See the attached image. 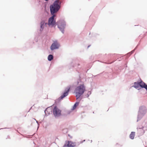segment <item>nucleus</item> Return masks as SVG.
<instances>
[{
	"instance_id": "f257e3e1",
	"label": "nucleus",
	"mask_w": 147,
	"mask_h": 147,
	"mask_svg": "<svg viewBox=\"0 0 147 147\" xmlns=\"http://www.w3.org/2000/svg\"><path fill=\"white\" fill-rule=\"evenodd\" d=\"M61 2L59 0L55 1L50 6L51 12L52 15L57 13L60 8Z\"/></svg>"
},
{
	"instance_id": "f03ea898",
	"label": "nucleus",
	"mask_w": 147,
	"mask_h": 147,
	"mask_svg": "<svg viewBox=\"0 0 147 147\" xmlns=\"http://www.w3.org/2000/svg\"><path fill=\"white\" fill-rule=\"evenodd\" d=\"M85 90V87L84 84L80 85L76 88L75 92L76 94L77 99L79 98L83 94Z\"/></svg>"
},
{
	"instance_id": "7ed1b4c3",
	"label": "nucleus",
	"mask_w": 147,
	"mask_h": 147,
	"mask_svg": "<svg viewBox=\"0 0 147 147\" xmlns=\"http://www.w3.org/2000/svg\"><path fill=\"white\" fill-rule=\"evenodd\" d=\"M53 114L55 117H59L61 115V111L55 106L53 109Z\"/></svg>"
},
{
	"instance_id": "20e7f679",
	"label": "nucleus",
	"mask_w": 147,
	"mask_h": 147,
	"mask_svg": "<svg viewBox=\"0 0 147 147\" xmlns=\"http://www.w3.org/2000/svg\"><path fill=\"white\" fill-rule=\"evenodd\" d=\"M65 25V24L64 22L59 21L58 22V27L63 33V30Z\"/></svg>"
},
{
	"instance_id": "39448f33",
	"label": "nucleus",
	"mask_w": 147,
	"mask_h": 147,
	"mask_svg": "<svg viewBox=\"0 0 147 147\" xmlns=\"http://www.w3.org/2000/svg\"><path fill=\"white\" fill-rule=\"evenodd\" d=\"M76 146V143L71 141H67L66 142L63 147H74Z\"/></svg>"
},
{
	"instance_id": "423d86ee",
	"label": "nucleus",
	"mask_w": 147,
	"mask_h": 147,
	"mask_svg": "<svg viewBox=\"0 0 147 147\" xmlns=\"http://www.w3.org/2000/svg\"><path fill=\"white\" fill-rule=\"evenodd\" d=\"M59 44L57 41H55L51 47V50H53L55 49H58L59 47Z\"/></svg>"
},
{
	"instance_id": "0eeeda50",
	"label": "nucleus",
	"mask_w": 147,
	"mask_h": 147,
	"mask_svg": "<svg viewBox=\"0 0 147 147\" xmlns=\"http://www.w3.org/2000/svg\"><path fill=\"white\" fill-rule=\"evenodd\" d=\"M71 87L70 86H69L66 88L65 91L64 92L63 94L61 96V99H62L68 95L69 91L70 90Z\"/></svg>"
},
{
	"instance_id": "6e6552de",
	"label": "nucleus",
	"mask_w": 147,
	"mask_h": 147,
	"mask_svg": "<svg viewBox=\"0 0 147 147\" xmlns=\"http://www.w3.org/2000/svg\"><path fill=\"white\" fill-rule=\"evenodd\" d=\"M53 16L50 18L49 20L48 24L49 25L53 26L55 24V21H54V17L55 16V15H52Z\"/></svg>"
},
{
	"instance_id": "1a4fd4ad",
	"label": "nucleus",
	"mask_w": 147,
	"mask_h": 147,
	"mask_svg": "<svg viewBox=\"0 0 147 147\" xmlns=\"http://www.w3.org/2000/svg\"><path fill=\"white\" fill-rule=\"evenodd\" d=\"M138 83L139 86H140L142 88H145L147 90V85H146L144 82L141 81Z\"/></svg>"
},
{
	"instance_id": "9d476101",
	"label": "nucleus",
	"mask_w": 147,
	"mask_h": 147,
	"mask_svg": "<svg viewBox=\"0 0 147 147\" xmlns=\"http://www.w3.org/2000/svg\"><path fill=\"white\" fill-rule=\"evenodd\" d=\"M135 135V132H132L129 135L130 138L131 139H133Z\"/></svg>"
},
{
	"instance_id": "9b49d317",
	"label": "nucleus",
	"mask_w": 147,
	"mask_h": 147,
	"mask_svg": "<svg viewBox=\"0 0 147 147\" xmlns=\"http://www.w3.org/2000/svg\"><path fill=\"white\" fill-rule=\"evenodd\" d=\"M46 23H45V22L44 21H42L40 23V27L42 29L44 28L45 25Z\"/></svg>"
},
{
	"instance_id": "f8f14e48",
	"label": "nucleus",
	"mask_w": 147,
	"mask_h": 147,
	"mask_svg": "<svg viewBox=\"0 0 147 147\" xmlns=\"http://www.w3.org/2000/svg\"><path fill=\"white\" fill-rule=\"evenodd\" d=\"M53 59V56L51 55H49L48 57V59L49 61H51Z\"/></svg>"
},
{
	"instance_id": "ddd939ff",
	"label": "nucleus",
	"mask_w": 147,
	"mask_h": 147,
	"mask_svg": "<svg viewBox=\"0 0 147 147\" xmlns=\"http://www.w3.org/2000/svg\"><path fill=\"white\" fill-rule=\"evenodd\" d=\"M79 104V102H76L73 106V110H74L75 109L76 107Z\"/></svg>"
},
{
	"instance_id": "4468645a",
	"label": "nucleus",
	"mask_w": 147,
	"mask_h": 147,
	"mask_svg": "<svg viewBox=\"0 0 147 147\" xmlns=\"http://www.w3.org/2000/svg\"><path fill=\"white\" fill-rule=\"evenodd\" d=\"M139 84L138 83L135 82L134 83V87L136 88H137L139 87Z\"/></svg>"
},
{
	"instance_id": "2eb2a0df",
	"label": "nucleus",
	"mask_w": 147,
	"mask_h": 147,
	"mask_svg": "<svg viewBox=\"0 0 147 147\" xmlns=\"http://www.w3.org/2000/svg\"><path fill=\"white\" fill-rule=\"evenodd\" d=\"M138 132L140 134H143L144 132V131L143 129H141L140 130H138Z\"/></svg>"
},
{
	"instance_id": "dca6fc26",
	"label": "nucleus",
	"mask_w": 147,
	"mask_h": 147,
	"mask_svg": "<svg viewBox=\"0 0 147 147\" xmlns=\"http://www.w3.org/2000/svg\"><path fill=\"white\" fill-rule=\"evenodd\" d=\"M68 136H69V137H70L71 138H72V137L71 136H70L69 134H68Z\"/></svg>"
},
{
	"instance_id": "f3484780",
	"label": "nucleus",
	"mask_w": 147,
	"mask_h": 147,
	"mask_svg": "<svg viewBox=\"0 0 147 147\" xmlns=\"http://www.w3.org/2000/svg\"><path fill=\"white\" fill-rule=\"evenodd\" d=\"M46 1H47L48 0H45Z\"/></svg>"
}]
</instances>
